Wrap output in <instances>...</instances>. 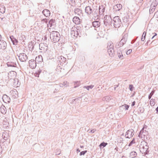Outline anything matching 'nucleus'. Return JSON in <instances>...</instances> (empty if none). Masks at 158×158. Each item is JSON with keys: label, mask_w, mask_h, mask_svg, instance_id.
Returning a JSON list of instances; mask_svg holds the SVG:
<instances>
[{"label": "nucleus", "mask_w": 158, "mask_h": 158, "mask_svg": "<svg viewBox=\"0 0 158 158\" xmlns=\"http://www.w3.org/2000/svg\"><path fill=\"white\" fill-rule=\"evenodd\" d=\"M108 143H107L104 142L101 143L99 145V147L100 149L103 148L104 147H106Z\"/></svg>", "instance_id": "obj_31"}, {"label": "nucleus", "mask_w": 158, "mask_h": 158, "mask_svg": "<svg viewBox=\"0 0 158 158\" xmlns=\"http://www.w3.org/2000/svg\"><path fill=\"white\" fill-rule=\"evenodd\" d=\"M134 133V130L132 129H129L126 132L125 136L126 138H131L133 136Z\"/></svg>", "instance_id": "obj_6"}, {"label": "nucleus", "mask_w": 158, "mask_h": 158, "mask_svg": "<svg viewBox=\"0 0 158 158\" xmlns=\"http://www.w3.org/2000/svg\"><path fill=\"white\" fill-rule=\"evenodd\" d=\"M123 20L124 22L126 23L128 21V18L127 16H124L123 18Z\"/></svg>", "instance_id": "obj_43"}, {"label": "nucleus", "mask_w": 158, "mask_h": 158, "mask_svg": "<svg viewBox=\"0 0 158 158\" xmlns=\"http://www.w3.org/2000/svg\"><path fill=\"white\" fill-rule=\"evenodd\" d=\"M42 14L46 17H49L51 14L50 11L48 9H45L43 10L42 12Z\"/></svg>", "instance_id": "obj_15"}, {"label": "nucleus", "mask_w": 158, "mask_h": 158, "mask_svg": "<svg viewBox=\"0 0 158 158\" xmlns=\"http://www.w3.org/2000/svg\"><path fill=\"white\" fill-rule=\"evenodd\" d=\"M64 64L61 63H59V62L57 61V66H58V67H61L63 66Z\"/></svg>", "instance_id": "obj_48"}, {"label": "nucleus", "mask_w": 158, "mask_h": 158, "mask_svg": "<svg viewBox=\"0 0 158 158\" xmlns=\"http://www.w3.org/2000/svg\"><path fill=\"white\" fill-rule=\"evenodd\" d=\"M11 41L14 45H16L18 43V41L13 35H11L10 37Z\"/></svg>", "instance_id": "obj_23"}, {"label": "nucleus", "mask_w": 158, "mask_h": 158, "mask_svg": "<svg viewBox=\"0 0 158 158\" xmlns=\"http://www.w3.org/2000/svg\"><path fill=\"white\" fill-rule=\"evenodd\" d=\"M67 83V81L64 82L63 84V86L64 85V86L66 87L67 85H66V84Z\"/></svg>", "instance_id": "obj_59"}, {"label": "nucleus", "mask_w": 158, "mask_h": 158, "mask_svg": "<svg viewBox=\"0 0 158 158\" xmlns=\"http://www.w3.org/2000/svg\"><path fill=\"white\" fill-rule=\"evenodd\" d=\"M154 100L155 99L152 98L151 99L150 101V105L152 106H154L155 104V102H154Z\"/></svg>", "instance_id": "obj_36"}, {"label": "nucleus", "mask_w": 158, "mask_h": 158, "mask_svg": "<svg viewBox=\"0 0 158 158\" xmlns=\"http://www.w3.org/2000/svg\"><path fill=\"white\" fill-rule=\"evenodd\" d=\"M99 14L100 15H102L103 14L105 11V7L104 6L101 5L99 6Z\"/></svg>", "instance_id": "obj_19"}, {"label": "nucleus", "mask_w": 158, "mask_h": 158, "mask_svg": "<svg viewBox=\"0 0 158 158\" xmlns=\"http://www.w3.org/2000/svg\"><path fill=\"white\" fill-rule=\"evenodd\" d=\"M135 101H134L133 102H132V104H131V106H134L135 105Z\"/></svg>", "instance_id": "obj_58"}, {"label": "nucleus", "mask_w": 158, "mask_h": 158, "mask_svg": "<svg viewBox=\"0 0 158 158\" xmlns=\"http://www.w3.org/2000/svg\"><path fill=\"white\" fill-rule=\"evenodd\" d=\"M129 106H130L128 105L124 104V105L120 106V107L123 108V109H125V110H127L128 109Z\"/></svg>", "instance_id": "obj_34"}, {"label": "nucleus", "mask_w": 158, "mask_h": 158, "mask_svg": "<svg viewBox=\"0 0 158 158\" xmlns=\"http://www.w3.org/2000/svg\"><path fill=\"white\" fill-rule=\"evenodd\" d=\"M50 37L52 41L54 43H56L59 41L60 36L59 32L57 31H53L51 33Z\"/></svg>", "instance_id": "obj_1"}, {"label": "nucleus", "mask_w": 158, "mask_h": 158, "mask_svg": "<svg viewBox=\"0 0 158 158\" xmlns=\"http://www.w3.org/2000/svg\"><path fill=\"white\" fill-rule=\"evenodd\" d=\"M107 51L110 56L112 57L114 56V48L110 49H107Z\"/></svg>", "instance_id": "obj_28"}, {"label": "nucleus", "mask_w": 158, "mask_h": 158, "mask_svg": "<svg viewBox=\"0 0 158 158\" xmlns=\"http://www.w3.org/2000/svg\"><path fill=\"white\" fill-rule=\"evenodd\" d=\"M137 153L135 151H132L131 152L130 154V157L131 158H134L137 156Z\"/></svg>", "instance_id": "obj_30"}, {"label": "nucleus", "mask_w": 158, "mask_h": 158, "mask_svg": "<svg viewBox=\"0 0 158 158\" xmlns=\"http://www.w3.org/2000/svg\"><path fill=\"white\" fill-rule=\"evenodd\" d=\"M39 49L42 51L41 52H45L47 50V47L45 46L44 44L41 43L39 44Z\"/></svg>", "instance_id": "obj_11"}, {"label": "nucleus", "mask_w": 158, "mask_h": 158, "mask_svg": "<svg viewBox=\"0 0 158 158\" xmlns=\"http://www.w3.org/2000/svg\"><path fill=\"white\" fill-rule=\"evenodd\" d=\"M73 21L76 24H79L80 23V19L77 16H74L73 18Z\"/></svg>", "instance_id": "obj_18"}, {"label": "nucleus", "mask_w": 158, "mask_h": 158, "mask_svg": "<svg viewBox=\"0 0 158 158\" xmlns=\"http://www.w3.org/2000/svg\"><path fill=\"white\" fill-rule=\"evenodd\" d=\"M80 84V81H77L76 82H74V88H76L78 86H79V85Z\"/></svg>", "instance_id": "obj_37"}, {"label": "nucleus", "mask_w": 158, "mask_h": 158, "mask_svg": "<svg viewBox=\"0 0 158 158\" xmlns=\"http://www.w3.org/2000/svg\"><path fill=\"white\" fill-rule=\"evenodd\" d=\"M3 101L5 103H10V98L6 94L3 95L2 97Z\"/></svg>", "instance_id": "obj_14"}, {"label": "nucleus", "mask_w": 158, "mask_h": 158, "mask_svg": "<svg viewBox=\"0 0 158 158\" xmlns=\"http://www.w3.org/2000/svg\"><path fill=\"white\" fill-rule=\"evenodd\" d=\"M7 44L6 42L3 40L0 41V48L5 50L6 48Z\"/></svg>", "instance_id": "obj_13"}, {"label": "nucleus", "mask_w": 158, "mask_h": 158, "mask_svg": "<svg viewBox=\"0 0 158 158\" xmlns=\"http://www.w3.org/2000/svg\"><path fill=\"white\" fill-rule=\"evenodd\" d=\"M56 69L58 70H59L60 69H62V68L61 67H58V66L57 65V68Z\"/></svg>", "instance_id": "obj_61"}, {"label": "nucleus", "mask_w": 158, "mask_h": 158, "mask_svg": "<svg viewBox=\"0 0 158 158\" xmlns=\"http://www.w3.org/2000/svg\"><path fill=\"white\" fill-rule=\"evenodd\" d=\"M87 152V150H85V151H82V152H81L80 153V156H81V155H84L85 153H86V152Z\"/></svg>", "instance_id": "obj_44"}, {"label": "nucleus", "mask_w": 158, "mask_h": 158, "mask_svg": "<svg viewBox=\"0 0 158 158\" xmlns=\"http://www.w3.org/2000/svg\"><path fill=\"white\" fill-rule=\"evenodd\" d=\"M146 131H144L143 130H142V132L141 134V138H142V136H145L146 134Z\"/></svg>", "instance_id": "obj_47"}, {"label": "nucleus", "mask_w": 158, "mask_h": 158, "mask_svg": "<svg viewBox=\"0 0 158 158\" xmlns=\"http://www.w3.org/2000/svg\"><path fill=\"white\" fill-rule=\"evenodd\" d=\"M56 24L55 20L54 19H52L49 20L48 23L47 24V25L48 26V24H49L50 27H52L53 26L54 27Z\"/></svg>", "instance_id": "obj_17"}, {"label": "nucleus", "mask_w": 158, "mask_h": 158, "mask_svg": "<svg viewBox=\"0 0 158 158\" xmlns=\"http://www.w3.org/2000/svg\"><path fill=\"white\" fill-rule=\"evenodd\" d=\"M6 107L4 106H2L1 107V112L3 114H6Z\"/></svg>", "instance_id": "obj_32"}, {"label": "nucleus", "mask_w": 158, "mask_h": 158, "mask_svg": "<svg viewBox=\"0 0 158 158\" xmlns=\"http://www.w3.org/2000/svg\"><path fill=\"white\" fill-rule=\"evenodd\" d=\"M123 50L122 51L121 49H119L117 51V54L118 57L119 58L123 59L124 58V56L123 55Z\"/></svg>", "instance_id": "obj_20"}, {"label": "nucleus", "mask_w": 158, "mask_h": 158, "mask_svg": "<svg viewBox=\"0 0 158 158\" xmlns=\"http://www.w3.org/2000/svg\"><path fill=\"white\" fill-rule=\"evenodd\" d=\"M66 60V59L65 58L62 56H61L58 57L57 61H59V63H61L64 64L65 63Z\"/></svg>", "instance_id": "obj_16"}, {"label": "nucleus", "mask_w": 158, "mask_h": 158, "mask_svg": "<svg viewBox=\"0 0 158 158\" xmlns=\"http://www.w3.org/2000/svg\"><path fill=\"white\" fill-rule=\"evenodd\" d=\"M154 2H152L151 4L149 10V12L150 14L152 13L155 11L156 7L158 4L157 3L154 4Z\"/></svg>", "instance_id": "obj_12"}, {"label": "nucleus", "mask_w": 158, "mask_h": 158, "mask_svg": "<svg viewBox=\"0 0 158 158\" xmlns=\"http://www.w3.org/2000/svg\"><path fill=\"white\" fill-rule=\"evenodd\" d=\"M113 20L114 22V25L115 27L118 28L121 26L122 22L119 16H115L113 18Z\"/></svg>", "instance_id": "obj_4"}, {"label": "nucleus", "mask_w": 158, "mask_h": 158, "mask_svg": "<svg viewBox=\"0 0 158 158\" xmlns=\"http://www.w3.org/2000/svg\"><path fill=\"white\" fill-rule=\"evenodd\" d=\"M122 7V5L120 4H117L114 6L113 7L114 12H117L120 10Z\"/></svg>", "instance_id": "obj_10"}, {"label": "nucleus", "mask_w": 158, "mask_h": 158, "mask_svg": "<svg viewBox=\"0 0 158 158\" xmlns=\"http://www.w3.org/2000/svg\"><path fill=\"white\" fill-rule=\"evenodd\" d=\"M107 49H113L114 48V46L113 44H110L109 45V44H108L107 47Z\"/></svg>", "instance_id": "obj_40"}, {"label": "nucleus", "mask_w": 158, "mask_h": 158, "mask_svg": "<svg viewBox=\"0 0 158 158\" xmlns=\"http://www.w3.org/2000/svg\"><path fill=\"white\" fill-rule=\"evenodd\" d=\"M129 89L131 91H133L134 89V87H133V85H129Z\"/></svg>", "instance_id": "obj_42"}, {"label": "nucleus", "mask_w": 158, "mask_h": 158, "mask_svg": "<svg viewBox=\"0 0 158 158\" xmlns=\"http://www.w3.org/2000/svg\"><path fill=\"white\" fill-rule=\"evenodd\" d=\"M135 41H136L135 39H134V40H132L131 42V44H133L135 42Z\"/></svg>", "instance_id": "obj_60"}, {"label": "nucleus", "mask_w": 158, "mask_h": 158, "mask_svg": "<svg viewBox=\"0 0 158 158\" xmlns=\"http://www.w3.org/2000/svg\"><path fill=\"white\" fill-rule=\"evenodd\" d=\"M123 45V44L120 41L119 43H117L115 45V47L117 48H119Z\"/></svg>", "instance_id": "obj_33"}, {"label": "nucleus", "mask_w": 158, "mask_h": 158, "mask_svg": "<svg viewBox=\"0 0 158 158\" xmlns=\"http://www.w3.org/2000/svg\"><path fill=\"white\" fill-rule=\"evenodd\" d=\"M142 131V130H141L138 136L139 137V138H140L141 137V134Z\"/></svg>", "instance_id": "obj_53"}, {"label": "nucleus", "mask_w": 158, "mask_h": 158, "mask_svg": "<svg viewBox=\"0 0 158 158\" xmlns=\"http://www.w3.org/2000/svg\"><path fill=\"white\" fill-rule=\"evenodd\" d=\"M56 86L60 88V87H63V84H60V85H56Z\"/></svg>", "instance_id": "obj_54"}, {"label": "nucleus", "mask_w": 158, "mask_h": 158, "mask_svg": "<svg viewBox=\"0 0 158 158\" xmlns=\"http://www.w3.org/2000/svg\"><path fill=\"white\" fill-rule=\"evenodd\" d=\"M132 50L131 49H130L128 50L126 52H125L126 53V54L127 55H129L130 53H131L132 52Z\"/></svg>", "instance_id": "obj_49"}, {"label": "nucleus", "mask_w": 158, "mask_h": 158, "mask_svg": "<svg viewBox=\"0 0 158 158\" xmlns=\"http://www.w3.org/2000/svg\"><path fill=\"white\" fill-rule=\"evenodd\" d=\"M127 35L126 34L124 35L123 37V38L121 40H120V42L121 43H122L123 44H125L126 42L127 41Z\"/></svg>", "instance_id": "obj_26"}, {"label": "nucleus", "mask_w": 158, "mask_h": 158, "mask_svg": "<svg viewBox=\"0 0 158 158\" xmlns=\"http://www.w3.org/2000/svg\"><path fill=\"white\" fill-rule=\"evenodd\" d=\"M43 60V59L42 56L41 55H39L36 57L35 61L37 62V63H38L42 62Z\"/></svg>", "instance_id": "obj_22"}, {"label": "nucleus", "mask_w": 158, "mask_h": 158, "mask_svg": "<svg viewBox=\"0 0 158 158\" xmlns=\"http://www.w3.org/2000/svg\"><path fill=\"white\" fill-rule=\"evenodd\" d=\"M14 81H15V82H14V85H15V82L16 81H17V82L18 81V79L17 78H15L14 79Z\"/></svg>", "instance_id": "obj_57"}, {"label": "nucleus", "mask_w": 158, "mask_h": 158, "mask_svg": "<svg viewBox=\"0 0 158 158\" xmlns=\"http://www.w3.org/2000/svg\"><path fill=\"white\" fill-rule=\"evenodd\" d=\"M94 11H93L92 13L91 14L96 18V17H97V19H98V17L99 16V15L98 14V10L97 8V9H94Z\"/></svg>", "instance_id": "obj_21"}, {"label": "nucleus", "mask_w": 158, "mask_h": 158, "mask_svg": "<svg viewBox=\"0 0 158 158\" xmlns=\"http://www.w3.org/2000/svg\"><path fill=\"white\" fill-rule=\"evenodd\" d=\"M100 25V22L99 21H94L92 23V25L95 28H98L99 27Z\"/></svg>", "instance_id": "obj_25"}, {"label": "nucleus", "mask_w": 158, "mask_h": 158, "mask_svg": "<svg viewBox=\"0 0 158 158\" xmlns=\"http://www.w3.org/2000/svg\"><path fill=\"white\" fill-rule=\"evenodd\" d=\"M155 90H152L151 93L150 94L148 95V98L149 99H150L152 96L154 94V93H155Z\"/></svg>", "instance_id": "obj_38"}, {"label": "nucleus", "mask_w": 158, "mask_h": 158, "mask_svg": "<svg viewBox=\"0 0 158 158\" xmlns=\"http://www.w3.org/2000/svg\"><path fill=\"white\" fill-rule=\"evenodd\" d=\"M6 64L8 67H15L16 66V63L13 62L9 61L6 63Z\"/></svg>", "instance_id": "obj_27"}, {"label": "nucleus", "mask_w": 158, "mask_h": 158, "mask_svg": "<svg viewBox=\"0 0 158 158\" xmlns=\"http://www.w3.org/2000/svg\"><path fill=\"white\" fill-rule=\"evenodd\" d=\"M80 10L78 8H76L74 9V11L75 14L80 12Z\"/></svg>", "instance_id": "obj_41"}, {"label": "nucleus", "mask_w": 158, "mask_h": 158, "mask_svg": "<svg viewBox=\"0 0 158 158\" xmlns=\"http://www.w3.org/2000/svg\"><path fill=\"white\" fill-rule=\"evenodd\" d=\"M154 33L155 34V35H154L152 37V38H151V39H153V38H154L155 36H156V35H157V34L156 33Z\"/></svg>", "instance_id": "obj_63"}, {"label": "nucleus", "mask_w": 158, "mask_h": 158, "mask_svg": "<svg viewBox=\"0 0 158 158\" xmlns=\"http://www.w3.org/2000/svg\"><path fill=\"white\" fill-rule=\"evenodd\" d=\"M81 28L79 27L74 26L71 29V34L72 36L77 37L81 33Z\"/></svg>", "instance_id": "obj_3"}, {"label": "nucleus", "mask_w": 158, "mask_h": 158, "mask_svg": "<svg viewBox=\"0 0 158 158\" xmlns=\"http://www.w3.org/2000/svg\"><path fill=\"white\" fill-rule=\"evenodd\" d=\"M41 21L42 22H43L47 24L48 23V19L46 18L42 19L41 20Z\"/></svg>", "instance_id": "obj_45"}, {"label": "nucleus", "mask_w": 158, "mask_h": 158, "mask_svg": "<svg viewBox=\"0 0 158 158\" xmlns=\"http://www.w3.org/2000/svg\"><path fill=\"white\" fill-rule=\"evenodd\" d=\"M94 9L93 7L87 6L85 9V12L88 15H90L94 11Z\"/></svg>", "instance_id": "obj_7"}, {"label": "nucleus", "mask_w": 158, "mask_h": 158, "mask_svg": "<svg viewBox=\"0 0 158 158\" xmlns=\"http://www.w3.org/2000/svg\"><path fill=\"white\" fill-rule=\"evenodd\" d=\"M54 87L55 88V90L54 91V93L57 92V91L59 90L60 89V88L58 87L57 86H56V85L54 86Z\"/></svg>", "instance_id": "obj_46"}, {"label": "nucleus", "mask_w": 158, "mask_h": 158, "mask_svg": "<svg viewBox=\"0 0 158 158\" xmlns=\"http://www.w3.org/2000/svg\"><path fill=\"white\" fill-rule=\"evenodd\" d=\"M156 113L158 114V106L156 109Z\"/></svg>", "instance_id": "obj_64"}, {"label": "nucleus", "mask_w": 158, "mask_h": 158, "mask_svg": "<svg viewBox=\"0 0 158 158\" xmlns=\"http://www.w3.org/2000/svg\"><path fill=\"white\" fill-rule=\"evenodd\" d=\"M139 147L140 152L142 154H144V155L148 154L149 151L148 150L149 146L147 142H144L143 144H141Z\"/></svg>", "instance_id": "obj_2"}, {"label": "nucleus", "mask_w": 158, "mask_h": 158, "mask_svg": "<svg viewBox=\"0 0 158 158\" xmlns=\"http://www.w3.org/2000/svg\"><path fill=\"white\" fill-rule=\"evenodd\" d=\"M34 75L35 77H39V73H35Z\"/></svg>", "instance_id": "obj_56"}, {"label": "nucleus", "mask_w": 158, "mask_h": 158, "mask_svg": "<svg viewBox=\"0 0 158 158\" xmlns=\"http://www.w3.org/2000/svg\"><path fill=\"white\" fill-rule=\"evenodd\" d=\"M118 85H114V89L115 90L116 89V88L118 87Z\"/></svg>", "instance_id": "obj_62"}, {"label": "nucleus", "mask_w": 158, "mask_h": 158, "mask_svg": "<svg viewBox=\"0 0 158 158\" xmlns=\"http://www.w3.org/2000/svg\"><path fill=\"white\" fill-rule=\"evenodd\" d=\"M3 149L2 147L0 145V155L2 154V152Z\"/></svg>", "instance_id": "obj_55"}, {"label": "nucleus", "mask_w": 158, "mask_h": 158, "mask_svg": "<svg viewBox=\"0 0 158 158\" xmlns=\"http://www.w3.org/2000/svg\"><path fill=\"white\" fill-rule=\"evenodd\" d=\"M104 24L106 26H110V25L111 26L112 19L110 18H109L108 19H106L103 21Z\"/></svg>", "instance_id": "obj_9"}, {"label": "nucleus", "mask_w": 158, "mask_h": 158, "mask_svg": "<svg viewBox=\"0 0 158 158\" xmlns=\"http://www.w3.org/2000/svg\"><path fill=\"white\" fill-rule=\"evenodd\" d=\"M94 85H90L88 86H85L83 87L84 88H86L87 90H89V89H92L94 87Z\"/></svg>", "instance_id": "obj_35"}, {"label": "nucleus", "mask_w": 158, "mask_h": 158, "mask_svg": "<svg viewBox=\"0 0 158 158\" xmlns=\"http://www.w3.org/2000/svg\"><path fill=\"white\" fill-rule=\"evenodd\" d=\"M37 62L33 59L30 60L29 61V64L30 68L34 69L36 66Z\"/></svg>", "instance_id": "obj_8"}, {"label": "nucleus", "mask_w": 158, "mask_h": 158, "mask_svg": "<svg viewBox=\"0 0 158 158\" xmlns=\"http://www.w3.org/2000/svg\"><path fill=\"white\" fill-rule=\"evenodd\" d=\"M105 99L106 100V101H109L111 99L110 98V97L108 96H106L105 97Z\"/></svg>", "instance_id": "obj_51"}, {"label": "nucleus", "mask_w": 158, "mask_h": 158, "mask_svg": "<svg viewBox=\"0 0 158 158\" xmlns=\"http://www.w3.org/2000/svg\"><path fill=\"white\" fill-rule=\"evenodd\" d=\"M139 109L140 112L141 113H143L144 111V110L143 108L139 107Z\"/></svg>", "instance_id": "obj_50"}, {"label": "nucleus", "mask_w": 158, "mask_h": 158, "mask_svg": "<svg viewBox=\"0 0 158 158\" xmlns=\"http://www.w3.org/2000/svg\"><path fill=\"white\" fill-rule=\"evenodd\" d=\"M10 93H11L12 97L14 98H16L18 96V92L15 89L11 90Z\"/></svg>", "instance_id": "obj_24"}, {"label": "nucleus", "mask_w": 158, "mask_h": 158, "mask_svg": "<svg viewBox=\"0 0 158 158\" xmlns=\"http://www.w3.org/2000/svg\"><path fill=\"white\" fill-rule=\"evenodd\" d=\"M96 131V129H93L91 130L89 132V133H94L95 131Z\"/></svg>", "instance_id": "obj_52"}, {"label": "nucleus", "mask_w": 158, "mask_h": 158, "mask_svg": "<svg viewBox=\"0 0 158 158\" xmlns=\"http://www.w3.org/2000/svg\"><path fill=\"white\" fill-rule=\"evenodd\" d=\"M135 143V138H133L132 140L130 142L128 145L129 146H131L133 144Z\"/></svg>", "instance_id": "obj_39"}, {"label": "nucleus", "mask_w": 158, "mask_h": 158, "mask_svg": "<svg viewBox=\"0 0 158 158\" xmlns=\"http://www.w3.org/2000/svg\"><path fill=\"white\" fill-rule=\"evenodd\" d=\"M19 60L21 62H25L27 59V56L25 53H20L18 56Z\"/></svg>", "instance_id": "obj_5"}, {"label": "nucleus", "mask_w": 158, "mask_h": 158, "mask_svg": "<svg viewBox=\"0 0 158 158\" xmlns=\"http://www.w3.org/2000/svg\"><path fill=\"white\" fill-rule=\"evenodd\" d=\"M5 7L4 5H0V12L3 14L5 12Z\"/></svg>", "instance_id": "obj_29"}]
</instances>
